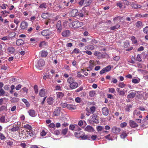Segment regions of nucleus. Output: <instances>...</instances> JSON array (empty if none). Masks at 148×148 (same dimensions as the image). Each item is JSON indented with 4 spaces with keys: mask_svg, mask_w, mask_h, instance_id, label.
Returning a JSON list of instances; mask_svg holds the SVG:
<instances>
[{
    "mask_svg": "<svg viewBox=\"0 0 148 148\" xmlns=\"http://www.w3.org/2000/svg\"><path fill=\"white\" fill-rule=\"evenodd\" d=\"M75 136L77 138H81L82 140H90V136L85 134L83 131H77L74 133Z\"/></svg>",
    "mask_w": 148,
    "mask_h": 148,
    "instance_id": "1",
    "label": "nucleus"
},
{
    "mask_svg": "<svg viewBox=\"0 0 148 148\" xmlns=\"http://www.w3.org/2000/svg\"><path fill=\"white\" fill-rule=\"evenodd\" d=\"M68 83L70 84L69 87L71 89L76 88L78 86V84L75 81L74 79L72 77H70L67 80Z\"/></svg>",
    "mask_w": 148,
    "mask_h": 148,
    "instance_id": "2",
    "label": "nucleus"
},
{
    "mask_svg": "<svg viewBox=\"0 0 148 148\" xmlns=\"http://www.w3.org/2000/svg\"><path fill=\"white\" fill-rule=\"evenodd\" d=\"M82 22L78 21H75L70 24L74 28H77L82 26L83 25Z\"/></svg>",
    "mask_w": 148,
    "mask_h": 148,
    "instance_id": "3",
    "label": "nucleus"
},
{
    "mask_svg": "<svg viewBox=\"0 0 148 148\" xmlns=\"http://www.w3.org/2000/svg\"><path fill=\"white\" fill-rule=\"evenodd\" d=\"M96 65V62L93 60H91L89 61L88 66L87 67V71L91 70L94 66Z\"/></svg>",
    "mask_w": 148,
    "mask_h": 148,
    "instance_id": "4",
    "label": "nucleus"
},
{
    "mask_svg": "<svg viewBox=\"0 0 148 148\" xmlns=\"http://www.w3.org/2000/svg\"><path fill=\"white\" fill-rule=\"evenodd\" d=\"M111 65H109L101 70L100 71V75H103L105 73L108 72L111 70Z\"/></svg>",
    "mask_w": 148,
    "mask_h": 148,
    "instance_id": "5",
    "label": "nucleus"
},
{
    "mask_svg": "<svg viewBox=\"0 0 148 148\" xmlns=\"http://www.w3.org/2000/svg\"><path fill=\"white\" fill-rule=\"evenodd\" d=\"M45 65V61L42 59L40 60L38 62L37 65H36V68L38 69H40L41 67H42Z\"/></svg>",
    "mask_w": 148,
    "mask_h": 148,
    "instance_id": "6",
    "label": "nucleus"
},
{
    "mask_svg": "<svg viewBox=\"0 0 148 148\" xmlns=\"http://www.w3.org/2000/svg\"><path fill=\"white\" fill-rule=\"evenodd\" d=\"M41 34L42 36H49L52 34L51 32L48 29L42 31L41 32Z\"/></svg>",
    "mask_w": 148,
    "mask_h": 148,
    "instance_id": "7",
    "label": "nucleus"
},
{
    "mask_svg": "<svg viewBox=\"0 0 148 148\" xmlns=\"http://www.w3.org/2000/svg\"><path fill=\"white\" fill-rule=\"evenodd\" d=\"M91 119L92 121L95 123H99L98 117L95 114H93Z\"/></svg>",
    "mask_w": 148,
    "mask_h": 148,
    "instance_id": "8",
    "label": "nucleus"
},
{
    "mask_svg": "<svg viewBox=\"0 0 148 148\" xmlns=\"http://www.w3.org/2000/svg\"><path fill=\"white\" fill-rule=\"evenodd\" d=\"M116 90L119 95H121L123 96L125 93V92H127V90L125 89H123V90H120V89L119 88H116Z\"/></svg>",
    "mask_w": 148,
    "mask_h": 148,
    "instance_id": "9",
    "label": "nucleus"
},
{
    "mask_svg": "<svg viewBox=\"0 0 148 148\" xmlns=\"http://www.w3.org/2000/svg\"><path fill=\"white\" fill-rule=\"evenodd\" d=\"M56 27L58 32L60 33L62 29L61 22L60 21H58L56 24Z\"/></svg>",
    "mask_w": 148,
    "mask_h": 148,
    "instance_id": "10",
    "label": "nucleus"
},
{
    "mask_svg": "<svg viewBox=\"0 0 148 148\" xmlns=\"http://www.w3.org/2000/svg\"><path fill=\"white\" fill-rule=\"evenodd\" d=\"M28 24L27 22L25 21H23L21 22L20 26L21 28L22 29H26L28 26Z\"/></svg>",
    "mask_w": 148,
    "mask_h": 148,
    "instance_id": "11",
    "label": "nucleus"
},
{
    "mask_svg": "<svg viewBox=\"0 0 148 148\" xmlns=\"http://www.w3.org/2000/svg\"><path fill=\"white\" fill-rule=\"evenodd\" d=\"M70 32L69 30H66L64 31L62 33V35L64 37H67L70 36Z\"/></svg>",
    "mask_w": 148,
    "mask_h": 148,
    "instance_id": "12",
    "label": "nucleus"
},
{
    "mask_svg": "<svg viewBox=\"0 0 148 148\" xmlns=\"http://www.w3.org/2000/svg\"><path fill=\"white\" fill-rule=\"evenodd\" d=\"M101 111L102 114L105 116H107L109 114V110L106 107L103 108Z\"/></svg>",
    "mask_w": 148,
    "mask_h": 148,
    "instance_id": "13",
    "label": "nucleus"
},
{
    "mask_svg": "<svg viewBox=\"0 0 148 148\" xmlns=\"http://www.w3.org/2000/svg\"><path fill=\"white\" fill-rule=\"evenodd\" d=\"M112 132L115 134H118L121 131V129L116 127L114 126L112 129Z\"/></svg>",
    "mask_w": 148,
    "mask_h": 148,
    "instance_id": "14",
    "label": "nucleus"
},
{
    "mask_svg": "<svg viewBox=\"0 0 148 148\" xmlns=\"http://www.w3.org/2000/svg\"><path fill=\"white\" fill-rule=\"evenodd\" d=\"M129 123L130 127H136L138 126V124L133 120H130L129 121Z\"/></svg>",
    "mask_w": 148,
    "mask_h": 148,
    "instance_id": "15",
    "label": "nucleus"
},
{
    "mask_svg": "<svg viewBox=\"0 0 148 148\" xmlns=\"http://www.w3.org/2000/svg\"><path fill=\"white\" fill-rule=\"evenodd\" d=\"M85 131L89 132H93L94 130L93 127L91 126L90 125H87L84 129Z\"/></svg>",
    "mask_w": 148,
    "mask_h": 148,
    "instance_id": "16",
    "label": "nucleus"
},
{
    "mask_svg": "<svg viewBox=\"0 0 148 148\" xmlns=\"http://www.w3.org/2000/svg\"><path fill=\"white\" fill-rule=\"evenodd\" d=\"M70 14L72 16H77L78 14V11L76 9H73L71 10Z\"/></svg>",
    "mask_w": 148,
    "mask_h": 148,
    "instance_id": "17",
    "label": "nucleus"
},
{
    "mask_svg": "<svg viewBox=\"0 0 148 148\" xmlns=\"http://www.w3.org/2000/svg\"><path fill=\"white\" fill-rule=\"evenodd\" d=\"M16 43L18 46H20L24 45L25 44V42L23 40L19 39L16 40Z\"/></svg>",
    "mask_w": 148,
    "mask_h": 148,
    "instance_id": "18",
    "label": "nucleus"
},
{
    "mask_svg": "<svg viewBox=\"0 0 148 148\" xmlns=\"http://www.w3.org/2000/svg\"><path fill=\"white\" fill-rule=\"evenodd\" d=\"M141 112L138 110V109L134 110L133 112V115L135 118L141 114Z\"/></svg>",
    "mask_w": 148,
    "mask_h": 148,
    "instance_id": "19",
    "label": "nucleus"
},
{
    "mask_svg": "<svg viewBox=\"0 0 148 148\" xmlns=\"http://www.w3.org/2000/svg\"><path fill=\"white\" fill-rule=\"evenodd\" d=\"M20 129L19 126H17V125H14L11 130L12 132L18 131Z\"/></svg>",
    "mask_w": 148,
    "mask_h": 148,
    "instance_id": "20",
    "label": "nucleus"
},
{
    "mask_svg": "<svg viewBox=\"0 0 148 148\" xmlns=\"http://www.w3.org/2000/svg\"><path fill=\"white\" fill-rule=\"evenodd\" d=\"M28 113L29 115L32 117H35L36 116L35 112L33 109H30L28 111Z\"/></svg>",
    "mask_w": 148,
    "mask_h": 148,
    "instance_id": "21",
    "label": "nucleus"
},
{
    "mask_svg": "<svg viewBox=\"0 0 148 148\" xmlns=\"http://www.w3.org/2000/svg\"><path fill=\"white\" fill-rule=\"evenodd\" d=\"M7 51L9 53L13 54L15 51V49L12 47H9L8 48Z\"/></svg>",
    "mask_w": 148,
    "mask_h": 148,
    "instance_id": "22",
    "label": "nucleus"
},
{
    "mask_svg": "<svg viewBox=\"0 0 148 148\" xmlns=\"http://www.w3.org/2000/svg\"><path fill=\"white\" fill-rule=\"evenodd\" d=\"M136 93L135 92H130L127 96V97L128 99H132L134 98L135 96Z\"/></svg>",
    "mask_w": 148,
    "mask_h": 148,
    "instance_id": "23",
    "label": "nucleus"
},
{
    "mask_svg": "<svg viewBox=\"0 0 148 148\" xmlns=\"http://www.w3.org/2000/svg\"><path fill=\"white\" fill-rule=\"evenodd\" d=\"M132 7L134 9L140 8L141 7V6L138 4L132 3L131 5Z\"/></svg>",
    "mask_w": 148,
    "mask_h": 148,
    "instance_id": "24",
    "label": "nucleus"
},
{
    "mask_svg": "<svg viewBox=\"0 0 148 148\" xmlns=\"http://www.w3.org/2000/svg\"><path fill=\"white\" fill-rule=\"evenodd\" d=\"M47 103L49 105L53 104L54 102V99L51 97H50L47 99Z\"/></svg>",
    "mask_w": 148,
    "mask_h": 148,
    "instance_id": "25",
    "label": "nucleus"
},
{
    "mask_svg": "<svg viewBox=\"0 0 148 148\" xmlns=\"http://www.w3.org/2000/svg\"><path fill=\"white\" fill-rule=\"evenodd\" d=\"M61 108L60 107L57 108L54 112L53 114L55 116L58 115L59 114L61 110Z\"/></svg>",
    "mask_w": 148,
    "mask_h": 148,
    "instance_id": "26",
    "label": "nucleus"
},
{
    "mask_svg": "<svg viewBox=\"0 0 148 148\" xmlns=\"http://www.w3.org/2000/svg\"><path fill=\"white\" fill-rule=\"evenodd\" d=\"M45 89L42 88L40 90L39 93V95L41 97H43L45 96Z\"/></svg>",
    "mask_w": 148,
    "mask_h": 148,
    "instance_id": "27",
    "label": "nucleus"
},
{
    "mask_svg": "<svg viewBox=\"0 0 148 148\" xmlns=\"http://www.w3.org/2000/svg\"><path fill=\"white\" fill-rule=\"evenodd\" d=\"M136 26L137 28H140L143 27V24L141 21H138L136 23Z\"/></svg>",
    "mask_w": 148,
    "mask_h": 148,
    "instance_id": "28",
    "label": "nucleus"
},
{
    "mask_svg": "<svg viewBox=\"0 0 148 148\" xmlns=\"http://www.w3.org/2000/svg\"><path fill=\"white\" fill-rule=\"evenodd\" d=\"M8 121L5 119V116H2L0 118V122L1 123H6L8 122Z\"/></svg>",
    "mask_w": 148,
    "mask_h": 148,
    "instance_id": "29",
    "label": "nucleus"
},
{
    "mask_svg": "<svg viewBox=\"0 0 148 148\" xmlns=\"http://www.w3.org/2000/svg\"><path fill=\"white\" fill-rule=\"evenodd\" d=\"M50 14L48 12L42 13L41 15V17L44 18L46 19L50 16Z\"/></svg>",
    "mask_w": 148,
    "mask_h": 148,
    "instance_id": "30",
    "label": "nucleus"
},
{
    "mask_svg": "<svg viewBox=\"0 0 148 148\" xmlns=\"http://www.w3.org/2000/svg\"><path fill=\"white\" fill-rule=\"evenodd\" d=\"M95 47L94 46L92 45H88L86 46L85 47V50H92L94 49Z\"/></svg>",
    "mask_w": 148,
    "mask_h": 148,
    "instance_id": "31",
    "label": "nucleus"
},
{
    "mask_svg": "<svg viewBox=\"0 0 148 148\" xmlns=\"http://www.w3.org/2000/svg\"><path fill=\"white\" fill-rule=\"evenodd\" d=\"M84 6H87L90 5L92 2V0H84Z\"/></svg>",
    "mask_w": 148,
    "mask_h": 148,
    "instance_id": "32",
    "label": "nucleus"
},
{
    "mask_svg": "<svg viewBox=\"0 0 148 148\" xmlns=\"http://www.w3.org/2000/svg\"><path fill=\"white\" fill-rule=\"evenodd\" d=\"M57 97L58 98H62L64 95V94L62 92H56Z\"/></svg>",
    "mask_w": 148,
    "mask_h": 148,
    "instance_id": "33",
    "label": "nucleus"
},
{
    "mask_svg": "<svg viewBox=\"0 0 148 148\" xmlns=\"http://www.w3.org/2000/svg\"><path fill=\"white\" fill-rule=\"evenodd\" d=\"M22 101L26 105L27 107H29V103L26 99L23 98L22 99Z\"/></svg>",
    "mask_w": 148,
    "mask_h": 148,
    "instance_id": "34",
    "label": "nucleus"
},
{
    "mask_svg": "<svg viewBox=\"0 0 148 148\" xmlns=\"http://www.w3.org/2000/svg\"><path fill=\"white\" fill-rule=\"evenodd\" d=\"M129 38L131 39L132 42L136 44L137 42V41L135 37L134 36H132L130 37H129Z\"/></svg>",
    "mask_w": 148,
    "mask_h": 148,
    "instance_id": "35",
    "label": "nucleus"
},
{
    "mask_svg": "<svg viewBox=\"0 0 148 148\" xmlns=\"http://www.w3.org/2000/svg\"><path fill=\"white\" fill-rule=\"evenodd\" d=\"M120 27V26L119 24H116V25L112 27H110V29L112 30H114L116 29L119 28Z\"/></svg>",
    "mask_w": 148,
    "mask_h": 148,
    "instance_id": "36",
    "label": "nucleus"
},
{
    "mask_svg": "<svg viewBox=\"0 0 148 148\" xmlns=\"http://www.w3.org/2000/svg\"><path fill=\"white\" fill-rule=\"evenodd\" d=\"M48 53L46 51H43L41 53V56L42 57H45L47 55Z\"/></svg>",
    "mask_w": 148,
    "mask_h": 148,
    "instance_id": "37",
    "label": "nucleus"
},
{
    "mask_svg": "<svg viewBox=\"0 0 148 148\" xmlns=\"http://www.w3.org/2000/svg\"><path fill=\"white\" fill-rule=\"evenodd\" d=\"M23 127L26 129H27V130H29V131L31 130L32 129L31 126L28 124L25 125L23 126Z\"/></svg>",
    "mask_w": 148,
    "mask_h": 148,
    "instance_id": "38",
    "label": "nucleus"
},
{
    "mask_svg": "<svg viewBox=\"0 0 148 148\" xmlns=\"http://www.w3.org/2000/svg\"><path fill=\"white\" fill-rule=\"evenodd\" d=\"M19 99L16 97H12L11 101L12 102L15 103L19 101Z\"/></svg>",
    "mask_w": 148,
    "mask_h": 148,
    "instance_id": "39",
    "label": "nucleus"
},
{
    "mask_svg": "<svg viewBox=\"0 0 148 148\" xmlns=\"http://www.w3.org/2000/svg\"><path fill=\"white\" fill-rule=\"evenodd\" d=\"M67 108L69 110H73L75 109V106L72 105H68Z\"/></svg>",
    "mask_w": 148,
    "mask_h": 148,
    "instance_id": "40",
    "label": "nucleus"
},
{
    "mask_svg": "<svg viewBox=\"0 0 148 148\" xmlns=\"http://www.w3.org/2000/svg\"><path fill=\"white\" fill-rule=\"evenodd\" d=\"M140 79L139 78L138 79H133L132 80V82L134 84H138L140 82Z\"/></svg>",
    "mask_w": 148,
    "mask_h": 148,
    "instance_id": "41",
    "label": "nucleus"
},
{
    "mask_svg": "<svg viewBox=\"0 0 148 148\" xmlns=\"http://www.w3.org/2000/svg\"><path fill=\"white\" fill-rule=\"evenodd\" d=\"M94 55L95 56H97L98 58H100L101 53L98 51H95L94 53Z\"/></svg>",
    "mask_w": 148,
    "mask_h": 148,
    "instance_id": "42",
    "label": "nucleus"
},
{
    "mask_svg": "<svg viewBox=\"0 0 148 148\" xmlns=\"http://www.w3.org/2000/svg\"><path fill=\"white\" fill-rule=\"evenodd\" d=\"M96 109V108L94 106H92L90 108V111L92 114L94 113L95 112Z\"/></svg>",
    "mask_w": 148,
    "mask_h": 148,
    "instance_id": "43",
    "label": "nucleus"
},
{
    "mask_svg": "<svg viewBox=\"0 0 148 148\" xmlns=\"http://www.w3.org/2000/svg\"><path fill=\"white\" fill-rule=\"evenodd\" d=\"M132 107V105H127L126 108H125V110L127 112H129L130 111V109Z\"/></svg>",
    "mask_w": 148,
    "mask_h": 148,
    "instance_id": "44",
    "label": "nucleus"
},
{
    "mask_svg": "<svg viewBox=\"0 0 148 148\" xmlns=\"http://www.w3.org/2000/svg\"><path fill=\"white\" fill-rule=\"evenodd\" d=\"M5 91L4 90L1 88L0 89V96H3L5 95Z\"/></svg>",
    "mask_w": 148,
    "mask_h": 148,
    "instance_id": "45",
    "label": "nucleus"
},
{
    "mask_svg": "<svg viewBox=\"0 0 148 148\" xmlns=\"http://www.w3.org/2000/svg\"><path fill=\"white\" fill-rule=\"evenodd\" d=\"M95 92L93 90L91 91L89 93V96L92 97H93L95 95Z\"/></svg>",
    "mask_w": 148,
    "mask_h": 148,
    "instance_id": "46",
    "label": "nucleus"
},
{
    "mask_svg": "<svg viewBox=\"0 0 148 148\" xmlns=\"http://www.w3.org/2000/svg\"><path fill=\"white\" fill-rule=\"evenodd\" d=\"M47 7V6L46 4L45 3H43L39 6V8H44L45 9H46Z\"/></svg>",
    "mask_w": 148,
    "mask_h": 148,
    "instance_id": "47",
    "label": "nucleus"
},
{
    "mask_svg": "<svg viewBox=\"0 0 148 148\" xmlns=\"http://www.w3.org/2000/svg\"><path fill=\"white\" fill-rule=\"evenodd\" d=\"M127 136V134L126 132H123L121 135V137L122 138H124Z\"/></svg>",
    "mask_w": 148,
    "mask_h": 148,
    "instance_id": "48",
    "label": "nucleus"
},
{
    "mask_svg": "<svg viewBox=\"0 0 148 148\" xmlns=\"http://www.w3.org/2000/svg\"><path fill=\"white\" fill-rule=\"evenodd\" d=\"M104 129V127L101 126H98L97 127V130L98 132L101 131Z\"/></svg>",
    "mask_w": 148,
    "mask_h": 148,
    "instance_id": "49",
    "label": "nucleus"
},
{
    "mask_svg": "<svg viewBox=\"0 0 148 148\" xmlns=\"http://www.w3.org/2000/svg\"><path fill=\"white\" fill-rule=\"evenodd\" d=\"M75 131H80L81 130V129L77 125L75 124Z\"/></svg>",
    "mask_w": 148,
    "mask_h": 148,
    "instance_id": "50",
    "label": "nucleus"
},
{
    "mask_svg": "<svg viewBox=\"0 0 148 148\" xmlns=\"http://www.w3.org/2000/svg\"><path fill=\"white\" fill-rule=\"evenodd\" d=\"M38 86L37 85H35L34 86V90L35 93L36 94H37L38 92Z\"/></svg>",
    "mask_w": 148,
    "mask_h": 148,
    "instance_id": "51",
    "label": "nucleus"
},
{
    "mask_svg": "<svg viewBox=\"0 0 148 148\" xmlns=\"http://www.w3.org/2000/svg\"><path fill=\"white\" fill-rule=\"evenodd\" d=\"M126 85L123 82H120L119 85L118 86L121 88H123Z\"/></svg>",
    "mask_w": 148,
    "mask_h": 148,
    "instance_id": "52",
    "label": "nucleus"
},
{
    "mask_svg": "<svg viewBox=\"0 0 148 148\" xmlns=\"http://www.w3.org/2000/svg\"><path fill=\"white\" fill-rule=\"evenodd\" d=\"M122 18L121 16H117L115 17L113 19V20L114 21H118L121 20Z\"/></svg>",
    "mask_w": 148,
    "mask_h": 148,
    "instance_id": "53",
    "label": "nucleus"
},
{
    "mask_svg": "<svg viewBox=\"0 0 148 148\" xmlns=\"http://www.w3.org/2000/svg\"><path fill=\"white\" fill-rule=\"evenodd\" d=\"M130 43L128 41H126L125 42L124 47L125 48H127L130 46Z\"/></svg>",
    "mask_w": 148,
    "mask_h": 148,
    "instance_id": "54",
    "label": "nucleus"
},
{
    "mask_svg": "<svg viewBox=\"0 0 148 148\" xmlns=\"http://www.w3.org/2000/svg\"><path fill=\"white\" fill-rule=\"evenodd\" d=\"M68 131V129L67 128H65L62 130V133L64 135H65L66 134L67 132Z\"/></svg>",
    "mask_w": 148,
    "mask_h": 148,
    "instance_id": "55",
    "label": "nucleus"
},
{
    "mask_svg": "<svg viewBox=\"0 0 148 148\" xmlns=\"http://www.w3.org/2000/svg\"><path fill=\"white\" fill-rule=\"evenodd\" d=\"M75 125L71 124L69 126V129L70 130L72 131L74 130H75Z\"/></svg>",
    "mask_w": 148,
    "mask_h": 148,
    "instance_id": "56",
    "label": "nucleus"
},
{
    "mask_svg": "<svg viewBox=\"0 0 148 148\" xmlns=\"http://www.w3.org/2000/svg\"><path fill=\"white\" fill-rule=\"evenodd\" d=\"M0 139L1 140H4L6 139V138L3 134L2 133H0Z\"/></svg>",
    "mask_w": 148,
    "mask_h": 148,
    "instance_id": "57",
    "label": "nucleus"
},
{
    "mask_svg": "<svg viewBox=\"0 0 148 148\" xmlns=\"http://www.w3.org/2000/svg\"><path fill=\"white\" fill-rule=\"evenodd\" d=\"M143 32L145 34H148V26H146L143 28Z\"/></svg>",
    "mask_w": 148,
    "mask_h": 148,
    "instance_id": "58",
    "label": "nucleus"
},
{
    "mask_svg": "<svg viewBox=\"0 0 148 148\" xmlns=\"http://www.w3.org/2000/svg\"><path fill=\"white\" fill-rule=\"evenodd\" d=\"M118 82L117 80L114 78H112V80L111 81V82L112 83H113L114 84H116V83Z\"/></svg>",
    "mask_w": 148,
    "mask_h": 148,
    "instance_id": "59",
    "label": "nucleus"
},
{
    "mask_svg": "<svg viewBox=\"0 0 148 148\" xmlns=\"http://www.w3.org/2000/svg\"><path fill=\"white\" fill-rule=\"evenodd\" d=\"M86 115L89 116L90 115L91 112L88 108H86Z\"/></svg>",
    "mask_w": 148,
    "mask_h": 148,
    "instance_id": "60",
    "label": "nucleus"
},
{
    "mask_svg": "<svg viewBox=\"0 0 148 148\" xmlns=\"http://www.w3.org/2000/svg\"><path fill=\"white\" fill-rule=\"evenodd\" d=\"M68 104L66 103H62L60 104V106L62 107L63 108H65L66 107H67Z\"/></svg>",
    "mask_w": 148,
    "mask_h": 148,
    "instance_id": "61",
    "label": "nucleus"
},
{
    "mask_svg": "<svg viewBox=\"0 0 148 148\" xmlns=\"http://www.w3.org/2000/svg\"><path fill=\"white\" fill-rule=\"evenodd\" d=\"M136 60L139 62H140L141 61L142 59L141 58L140 55L138 54L137 56L136 57Z\"/></svg>",
    "mask_w": 148,
    "mask_h": 148,
    "instance_id": "62",
    "label": "nucleus"
},
{
    "mask_svg": "<svg viewBox=\"0 0 148 148\" xmlns=\"http://www.w3.org/2000/svg\"><path fill=\"white\" fill-rule=\"evenodd\" d=\"M13 143L12 141L10 140L8 141L7 144L10 147L13 146Z\"/></svg>",
    "mask_w": 148,
    "mask_h": 148,
    "instance_id": "63",
    "label": "nucleus"
},
{
    "mask_svg": "<svg viewBox=\"0 0 148 148\" xmlns=\"http://www.w3.org/2000/svg\"><path fill=\"white\" fill-rule=\"evenodd\" d=\"M75 101L77 103H80L81 101V98L79 97H77L75 99Z\"/></svg>",
    "mask_w": 148,
    "mask_h": 148,
    "instance_id": "64",
    "label": "nucleus"
}]
</instances>
